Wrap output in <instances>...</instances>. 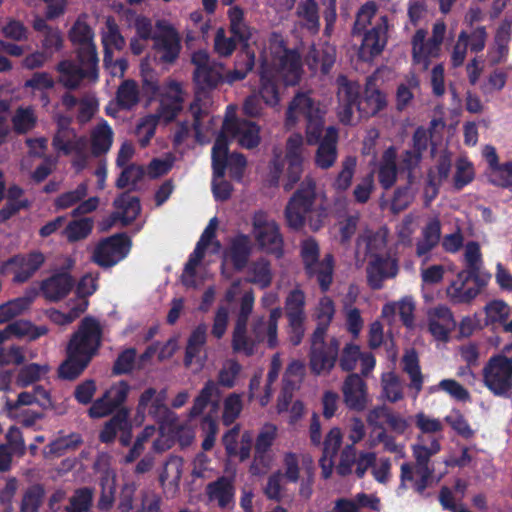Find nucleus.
Masks as SVG:
<instances>
[{
	"label": "nucleus",
	"mask_w": 512,
	"mask_h": 512,
	"mask_svg": "<svg viewBox=\"0 0 512 512\" xmlns=\"http://www.w3.org/2000/svg\"><path fill=\"white\" fill-rule=\"evenodd\" d=\"M316 201V184L313 179L306 178L301 182L293 193L285 207V219L289 228L301 230L308 218L309 227L312 231H318L327 217L324 207L314 208Z\"/></svg>",
	"instance_id": "f257e3e1"
},
{
	"label": "nucleus",
	"mask_w": 512,
	"mask_h": 512,
	"mask_svg": "<svg viewBox=\"0 0 512 512\" xmlns=\"http://www.w3.org/2000/svg\"><path fill=\"white\" fill-rule=\"evenodd\" d=\"M324 114L308 93L299 92L293 97L286 111V125L294 126L303 117L306 121L307 143L316 145L324 137Z\"/></svg>",
	"instance_id": "f03ea898"
},
{
	"label": "nucleus",
	"mask_w": 512,
	"mask_h": 512,
	"mask_svg": "<svg viewBox=\"0 0 512 512\" xmlns=\"http://www.w3.org/2000/svg\"><path fill=\"white\" fill-rule=\"evenodd\" d=\"M484 385L495 396L508 397L512 390V343L489 358L483 367Z\"/></svg>",
	"instance_id": "7ed1b4c3"
},
{
	"label": "nucleus",
	"mask_w": 512,
	"mask_h": 512,
	"mask_svg": "<svg viewBox=\"0 0 512 512\" xmlns=\"http://www.w3.org/2000/svg\"><path fill=\"white\" fill-rule=\"evenodd\" d=\"M300 257L307 278H316L320 290L327 292L333 281L334 257L326 254L320 260V248L318 242L310 237L301 243Z\"/></svg>",
	"instance_id": "20e7f679"
},
{
	"label": "nucleus",
	"mask_w": 512,
	"mask_h": 512,
	"mask_svg": "<svg viewBox=\"0 0 512 512\" xmlns=\"http://www.w3.org/2000/svg\"><path fill=\"white\" fill-rule=\"evenodd\" d=\"M339 351L340 341L336 337L326 341V335L312 333L308 353L310 372L314 376L330 374L338 361Z\"/></svg>",
	"instance_id": "39448f33"
},
{
	"label": "nucleus",
	"mask_w": 512,
	"mask_h": 512,
	"mask_svg": "<svg viewBox=\"0 0 512 512\" xmlns=\"http://www.w3.org/2000/svg\"><path fill=\"white\" fill-rule=\"evenodd\" d=\"M155 37L152 49L155 60L160 64H174L179 58L182 44L177 29L166 20L155 22Z\"/></svg>",
	"instance_id": "423d86ee"
},
{
	"label": "nucleus",
	"mask_w": 512,
	"mask_h": 512,
	"mask_svg": "<svg viewBox=\"0 0 512 512\" xmlns=\"http://www.w3.org/2000/svg\"><path fill=\"white\" fill-rule=\"evenodd\" d=\"M101 339L102 328L99 321L92 316H86L80 321L78 329L71 336L67 350L92 360L101 346Z\"/></svg>",
	"instance_id": "0eeeda50"
},
{
	"label": "nucleus",
	"mask_w": 512,
	"mask_h": 512,
	"mask_svg": "<svg viewBox=\"0 0 512 512\" xmlns=\"http://www.w3.org/2000/svg\"><path fill=\"white\" fill-rule=\"evenodd\" d=\"M131 246L132 241L126 233L111 235L96 245L92 261L102 268H111L127 257Z\"/></svg>",
	"instance_id": "6e6552de"
},
{
	"label": "nucleus",
	"mask_w": 512,
	"mask_h": 512,
	"mask_svg": "<svg viewBox=\"0 0 512 512\" xmlns=\"http://www.w3.org/2000/svg\"><path fill=\"white\" fill-rule=\"evenodd\" d=\"M74 266L75 260L67 257L64 263L52 272L50 277L41 282L40 290L45 299L58 302L69 295L76 285L75 278L71 275Z\"/></svg>",
	"instance_id": "1a4fd4ad"
},
{
	"label": "nucleus",
	"mask_w": 512,
	"mask_h": 512,
	"mask_svg": "<svg viewBox=\"0 0 512 512\" xmlns=\"http://www.w3.org/2000/svg\"><path fill=\"white\" fill-rule=\"evenodd\" d=\"M131 387L126 380L113 383L100 397L94 400L88 409V416L100 419L112 415L125 407Z\"/></svg>",
	"instance_id": "9d476101"
},
{
	"label": "nucleus",
	"mask_w": 512,
	"mask_h": 512,
	"mask_svg": "<svg viewBox=\"0 0 512 512\" xmlns=\"http://www.w3.org/2000/svg\"><path fill=\"white\" fill-rule=\"evenodd\" d=\"M367 254L370 259L366 267L367 283L373 290L383 288L387 279L395 278L399 272L398 259L389 254L372 253V243H367Z\"/></svg>",
	"instance_id": "9b49d317"
},
{
	"label": "nucleus",
	"mask_w": 512,
	"mask_h": 512,
	"mask_svg": "<svg viewBox=\"0 0 512 512\" xmlns=\"http://www.w3.org/2000/svg\"><path fill=\"white\" fill-rule=\"evenodd\" d=\"M491 275H474L460 271L447 288V295L454 304H467L475 299L488 284Z\"/></svg>",
	"instance_id": "f8f14e48"
},
{
	"label": "nucleus",
	"mask_w": 512,
	"mask_h": 512,
	"mask_svg": "<svg viewBox=\"0 0 512 512\" xmlns=\"http://www.w3.org/2000/svg\"><path fill=\"white\" fill-rule=\"evenodd\" d=\"M45 263V256L41 251L34 250L28 254H16L0 265V274L14 273V283H25Z\"/></svg>",
	"instance_id": "ddd939ff"
},
{
	"label": "nucleus",
	"mask_w": 512,
	"mask_h": 512,
	"mask_svg": "<svg viewBox=\"0 0 512 512\" xmlns=\"http://www.w3.org/2000/svg\"><path fill=\"white\" fill-rule=\"evenodd\" d=\"M255 238L259 247L277 258L283 256V237L275 221L255 218L253 221Z\"/></svg>",
	"instance_id": "4468645a"
},
{
	"label": "nucleus",
	"mask_w": 512,
	"mask_h": 512,
	"mask_svg": "<svg viewBox=\"0 0 512 512\" xmlns=\"http://www.w3.org/2000/svg\"><path fill=\"white\" fill-rule=\"evenodd\" d=\"M223 130L232 138L237 139L239 145L246 149H253L260 143V128L250 120L240 119L236 116L225 117Z\"/></svg>",
	"instance_id": "2eb2a0df"
},
{
	"label": "nucleus",
	"mask_w": 512,
	"mask_h": 512,
	"mask_svg": "<svg viewBox=\"0 0 512 512\" xmlns=\"http://www.w3.org/2000/svg\"><path fill=\"white\" fill-rule=\"evenodd\" d=\"M337 83V98L339 102V114L342 122H349L357 110L360 100L361 86L358 82L349 80L345 75H339Z\"/></svg>",
	"instance_id": "dca6fc26"
},
{
	"label": "nucleus",
	"mask_w": 512,
	"mask_h": 512,
	"mask_svg": "<svg viewBox=\"0 0 512 512\" xmlns=\"http://www.w3.org/2000/svg\"><path fill=\"white\" fill-rule=\"evenodd\" d=\"M184 102L183 90L180 83L170 81L165 86V93L159 98V107L153 119L163 121L165 124L172 122L182 111Z\"/></svg>",
	"instance_id": "f3484780"
},
{
	"label": "nucleus",
	"mask_w": 512,
	"mask_h": 512,
	"mask_svg": "<svg viewBox=\"0 0 512 512\" xmlns=\"http://www.w3.org/2000/svg\"><path fill=\"white\" fill-rule=\"evenodd\" d=\"M343 400L349 410L361 412L369 403L367 384L356 373L349 374L342 386Z\"/></svg>",
	"instance_id": "a211bd4d"
},
{
	"label": "nucleus",
	"mask_w": 512,
	"mask_h": 512,
	"mask_svg": "<svg viewBox=\"0 0 512 512\" xmlns=\"http://www.w3.org/2000/svg\"><path fill=\"white\" fill-rule=\"evenodd\" d=\"M387 105L386 95L377 87L376 79L369 76L366 79L363 96L358 101L357 111L361 117H373Z\"/></svg>",
	"instance_id": "6ab92c4d"
},
{
	"label": "nucleus",
	"mask_w": 512,
	"mask_h": 512,
	"mask_svg": "<svg viewBox=\"0 0 512 512\" xmlns=\"http://www.w3.org/2000/svg\"><path fill=\"white\" fill-rule=\"evenodd\" d=\"M455 327L456 321L447 306L439 305L429 311L428 330L436 340L447 342Z\"/></svg>",
	"instance_id": "aec40b11"
},
{
	"label": "nucleus",
	"mask_w": 512,
	"mask_h": 512,
	"mask_svg": "<svg viewBox=\"0 0 512 512\" xmlns=\"http://www.w3.org/2000/svg\"><path fill=\"white\" fill-rule=\"evenodd\" d=\"M386 23V17H382V23L375 25L364 33L359 52L362 59H371L384 50L387 43Z\"/></svg>",
	"instance_id": "412c9836"
},
{
	"label": "nucleus",
	"mask_w": 512,
	"mask_h": 512,
	"mask_svg": "<svg viewBox=\"0 0 512 512\" xmlns=\"http://www.w3.org/2000/svg\"><path fill=\"white\" fill-rule=\"evenodd\" d=\"M427 32L424 29H418L412 37V58L415 64H421L424 69H428L431 58H437L440 54V45L434 44L430 39L426 40Z\"/></svg>",
	"instance_id": "4be33fe9"
},
{
	"label": "nucleus",
	"mask_w": 512,
	"mask_h": 512,
	"mask_svg": "<svg viewBox=\"0 0 512 512\" xmlns=\"http://www.w3.org/2000/svg\"><path fill=\"white\" fill-rule=\"evenodd\" d=\"M338 130L329 126L325 130L323 139L318 142L315 154V163L321 169H328L334 165L337 159Z\"/></svg>",
	"instance_id": "5701e85b"
},
{
	"label": "nucleus",
	"mask_w": 512,
	"mask_h": 512,
	"mask_svg": "<svg viewBox=\"0 0 512 512\" xmlns=\"http://www.w3.org/2000/svg\"><path fill=\"white\" fill-rule=\"evenodd\" d=\"M275 72L283 76L287 84H297L302 73V57L298 50L285 47L278 58V70Z\"/></svg>",
	"instance_id": "b1692460"
},
{
	"label": "nucleus",
	"mask_w": 512,
	"mask_h": 512,
	"mask_svg": "<svg viewBox=\"0 0 512 512\" xmlns=\"http://www.w3.org/2000/svg\"><path fill=\"white\" fill-rule=\"evenodd\" d=\"M397 165V150L394 146H389L384 150L378 165V182L384 190L391 189L396 181L399 172Z\"/></svg>",
	"instance_id": "393cba45"
},
{
	"label": "nucleus",
	"mask_w": 512,
	"mask_h": 512,
	"mask_svg": "<svg viewBox=\"0 0 512 512\" xmlns=\"http://www.w3.org/2000/svg\"><path fill=\"white\" fill-rule=\"evenodd\" d=\"M280 77L266 64L261 65L259 95L265 104L276 106L280 102Z\"/></svg>",
	"instance_id": "a878e982"
},
{
	"label": "nucleus",
	"mask_w": 512,
	"mask_h": 512,
	"mask_svg": "<svg viewBox=\"0 0 512 512\" xmlns=\"http://www.w3.org/2000/svg\"><path fill=\"white\" fill-rule=\"evenodd\" d=\"M252 253V243L248 235L238 234L230 242L226 257L236 271H242L248 264Z\"/></svg>",
	"instance_id": "bb28decb"
},
{
	"label": "nucleus",
	"mask_w": 512,
	"mask_h": 512,
	"mask_svg": "<svg viewBox=\"0 0 512 512\" xmlns=\"http://www.w3.org/2000/svg\"><path fill=\"white\" fill-rule=\"evenodd\" d=\"M105 28L106 30L102 33V44L104 47L103 64L108 65L112 61V48L120 51L125 47L126 41L114 17H107Z\"/></svg>",
	"instance_id": "cd10ccee"
},
{
	"label": "nucleus",
	"mask_w": 512,
	"mask_h": 512,
	"mask_svg": "<svg viewBox=\"0 0 512 512\" xmlns=\"http://www.w3.org/2000/svg\"><path fill=\"white\" fill-rule=\"evenodd\" d=\"M452 164V153L447 149L442 150L437 158L434 170L431 169L427 174V184L433 189L431 199L436 197L440 186L448 179Z\"/></svg>",
	"instance_id": "c85d7f7f"
},
{
	"label": "nucleus",
	"mask_w": 512,
	"mask_h": 512,
	"mask_svg": "<svg viewBox=\"0 0 512 512\" xmlns=\"http://www.w3.org/2000/svg\"><path fill=\"white\" fill-rule=\"evenodd\" d=\"M60 73L59 81L67 89H77L84 79L92 80V74L70 60H62L57 64Z\"/></svg>",
	"instance_id": "c756f323"
},
{
	"label": "nucleus",
	"mask_w": 512,
	"mask_h": 512,
	"mask_svg": "<svg viewBox=\"0 0 512 512\" xmlns=\"http://www.w3.org/2000/svg\"><path fill=\"white\" fill-rule=\"evenodd\" d=\"M223 129L216 137L212 147V170L214 178H223L228 166L229 140Z\"/></svg>",
	"instance_id": "7c9ffc66"
},
{
	"label": "nucleus",
	"mask_w": 512,
	"mask_h": 512,
	"mask_svg": "<svg viewBox=\"0 0 512 512\" xmlns=\"http://www.w3.org/2000/svg\"><path fill=\"white\" fill-rule=\"evenodd\" d=\"M114 132L106 120H102L91 131V153L94 157H100L111 149Z\"/></svg>",
	"instance_id": "2f4dec72"
},
{
	"label": "nucleus",
	"mask_w": 512,
	"mask_h": 512,
	"mask_svg": "<svg viewBox=\"0 0 512 512\" xmlns=\"http://www.w3.org/2000/svg\"><path fill=\"white\" fill-rule=\"evenodd\" d=\"M114 207L119 210L123 225H129L136 220L141 212L140 199L130 194V191L121 193L113 202Z\"/></svg>",
	"instance_id": "473e14b6"
},
{
	"label": "nucleus",
	"mask_w": 512,
	"mask_h": 512,
	"mask_svg": "<svg viewBox=\"0 0 512 512\" xmlns=\"http://www.w3.org/2000/svg\"><path fill=\"white\" fill-rule=\"evenodd\" d=\"M90 362L89 357L67 350V358L58 368V377L62 380L73 381L83 373Z\"/></svg>",
	"instance_id": "72a5a7b5"
},
{
	"label": "nucleus",
	"mask_w": 512,
	"mask_h": 512,
	"mask_svg": "<svg viewBox=\"0 0 512 512\" xmlns=\"http://www.w3.org/2000/svg\"><path fill=\"white\" fill-rule=\"evenodd\" d=\"M441 238V223L438 218L431 219L422 230V238L416 243V255L422 257L434 249Z\"/></svg>",
	"instance_id": "f704fd0d"
},
{
	"label": "nucleus",
	"mask_w": 512,
	"mask_h": 512,
	"mask_svg": "<svg viewBox=\"0 0 512 512\" xmlns=\"http://www.w3.org/2000/svg\"><path fill=\"white\" fill-rule=\"evenodd\" d=\"M210 500H217L220 508H227L234 499L235 488L232 481L222 476L207 485Z\"/></svg>",
	"instance_id": "c9c22d12"
},
{
	"label": "nucleus",
	"mask_w": 512,
	"mask_h": 512,
	"mask_svg": "<svg viewBox=\"0 0 512 512\" xmlns=\"http://www.w3.org/2000/svg\"><path fill=\"white\" fill-rule=\"evenodd\" d=\"M207 340V326L204 323L197 325L191 332L185 348L184 364L189 367L202 351Z\"/></svg>",
	"instance_id": "e433bc0d"
},
{
	"label": "nucleus",
	"mask_w": 512,
	"mask_h": 512,
	"mask_svg": "<svg viewBox=\"0 0 512 512\" xmlns=\"http://www.w3.org/2000/svg\"><path fill=\"white\" fill-rule=\"evenodd\" d=\"M403 371L410 378L409 387L415 390V397L423 387V375L419 365V357L414 349L406 351L402 358Z\"/></svg>",
	"instance_id": "4c0bfd02"
},
{
	"label": "nucleus",
	"mask_w": 512,
	"mask_h": 512,
	"mask_svg": "<svg viewBox=\"0 0 512 512\" xmlns=\"http://www.w3.org/2000/svg\"><path fill=\"white\" fill-rule=\"evenodd\" d=\"M128 416H130V409L128 407H122L112 414V417L104 423L99 432V441L104 444L113 443L123 424H126V417Z\"/></svg>",
	"instance_id": "58836bf2"
},
{
	"label": "nucleus",
	"mask_w": 512,
	"mask_h": 512,
	"mask_svg": "<svg viewBox=\"0 0 512 512\" xmlns=\"http://www.w3.org/2000/svg\"><path fill=\"white\" fill-rule=\"evenodd\" d=\"M335 315V304L329 296H323L319 299L318 305L315 309V317L317 326L313 333L316 336L326 335L328 328Z\"/></svg>",
	"instance_id": "ea45409f"
},
{
	"label": "nucleus",
	"mask_w": 512,
	"mask_h": 512,
	"mask_svg": "<svg viewBox=\"0 0 512 512\" xmlns=\"http://www.w3.org/2000/svg\"><path fill=\"white\" fill-rule=\"evenodd\" d=\"M249 273L251 277L247 281L258 285L262 289L269 287L272 283L271 263L266 258L261 257L252 262L249 267Z\"/></svg>",
	"instance_id": "a19ab883"
},
{
	"label": "nucleus",
	"mask_w": 512,
	"mask_h": 512,
	"mask_svg": "<svg viewBox=\"0 0 512 512\" xmlns=\"http://www.w3.org/2000/svg\"><path fill=\"white\" fill-rule=\"evenodd\" d=\"M140 90L136 81L124 80L116 92L117 104L122 109H131L139 103Z\"/></svg>",
	"instance_id": "79ce46f5"
},
{
	"label": "nucleus",
	"mask_w": 512,
	"mask_h": 512,
	"mask_svg": "<svg viewBox=\"0 0 512 512\" xmlns=\"http://www.w3.org/2000/svg\"><path fill=\"white\" fill-rule=\"evenodd\" d=\"M297 16L301 18L304 23L303 27L313 34L318 33L320 28L318 5L315 0L302 1L297 8Z\"/></svg>",
	"instance_id": "37998d69"
},
{
	"label": "nucleus",
	"mask_w": 512,
	"mask_h": 512,
	"mask_svg": "<svg viewBox=\"0 0 512 512\" xmlns=\"http://www.w3.org/2000/svg\"><path fill=\"white\" fill-rule=\"evenodd\" d=\"M94 227V220L90 217H84L70 221L63 234L68 242L74 243L86 239L92 232Z\"/></svg>",
	"instance_id": "c03bdc74"
},
{
	"label": "nucleus",
	"mask_w": 512,
	"mask_h": 512,
	"mask_svg": "<svg viewBox=\"0 0 512 512\" xmlns=\"http://www.w3.org/2000/svg\"><path fill=\"white\" fill-rule=\"evenodd\" d=\"M76 56L78 65L92 74V81L98 79V54L95 43L77 47Z\"/></svg>",
	"instance_id": "a18cd8bd"
},
{
	"label": "nucleus",
	"mask_w": 512,
	"mask_h": 512,
	"mask_svg": "<svg viewBox=\"0 0 512 512\" xmlns=\"http://www.w3.org/2000/svg\"><path fill=\"white\" fill-rule=\"evenodd\" d=\"M10 335L18 338L27 337L30 341L36 340L48 333L45 326H36L30 321L18 320L7 326Z\"/></svg>",
	"instance_id": "49530a36"
},
{
	"label": "nucleus",
	"mask_w": 512,
	"mask_h": 512,
	"mask_svg": "<svg viewBox=\"0 0 512 512\" xmlns=\"http://www.w3.org/2000/svg\"><path fill=\"white\" fill-rule=\"evenodd\" d=\"M45 497V489L41 484L30 485L23 493L20 512H38Z\"/></svg>",
	"instance_id": "de8ad7c7"
},
{
	"label": "nucleus",
	"mask_w": 512,
	"mask_h": 512,
	"mask_svg": "<svg viewBox=\"0 0 512 512\" xmlns=\"http://www.w3.org/2000/svg\"><path fill=\"white\" fill-rule=\"evenodd\" d=\"M444 421L463 439L469 440L475 435V430L472 429L470 423L459 409H452L444 417Z\"/></svg>",
	"instance_id": "09e8293b"
},
{
	"label": "nucleus",
	"mask_w": 512,
	"mask_h": 512,
	"mask_svg": "<svg viewBox=\"0 0 512 512\" xmlns=\"http://www.w3.org/2000/svg\"><path fill=\"white\" fill-rule=\"evenodd\" d=\"M13 130L18 135H24L34 129L37 123V117L31 107H19L12 119Z\"/></svg>",
	"instance_id": "8fccbe9b"
},
{
	"label": "nucleus",
	"mask_w": 512,
	"mask_h": 512,
	"mask_svg": "<svg viewBox=\"0 0 512 512\" xmlns=\"http://www.w3.org/2000/svg\"><path fill=\"white\" fill-rule=\"evenodd\" d=\"M464 259L465 269L462 270L463 272L471 273L474 275H489L488 273L481 272L483 260L478 242L469 241L466 244Z\"/></svg>",
	"instance_id": "3c124183"
},
{
	"label": "nucleus",
	"mask_w": 512,
	"mask_h": 512,
	"mask_svg": "<svg viewBox=\"0 0 512 512\" xmlns=\"http://www.w3.org/2000/svg\"><path fill=\"white\" fill-rule=\"evenodd\" d=\"M88 194L87 182H81L74 190L64 192L54 200V207L57 211L65 210L78 204Z\"/></svg>",
	"instance_id": "603ef678"
},
{
	"label": "nucleus",
	"mask_w": 512,
	"mask_h": 512,
	"mask_svg": "<svg viewBox=\"0 0 512 512\" xmlns=\"http://www.w3.org/2000/svg\"><path fill=\"white\" fill-rule=\"evenodd\" d=\"M455 168L456 171L453 177V185L454 188L459 191L474 180V166L467 157H459L455 162Z\"/></svg>",
	"instance_id": "864d4df0"
},
{
	"label": "nucleus",
	"mask_w": 512,
	"mask_h": 512,
	"mask_svg": "<svg viewBox=\"0 0 512 512\" xmlns=\"http://www.w3.org/2000/svg\"><path fill=\"white\" fill-rule=\"evenodd\" d=\"M193 79L198 91H208L217 87L222 80L220 72L212 66L195 70Z\"/></svg>",
	"instance_id": "5fc2aeb1"
},
{
	"label": "nucleus",
	"mask_w": 512,
	"mask_h": 512,
	"mask_svg": "<svg viewBox=\"0 0 512 512\" xmlns=\"http://www.w3.org/2000/svg\"><path fill=\"white\" fill-rule=\"evenodd\" d=\"M144 176L145 170L143 166L137 164H129L118 176L115 182V186L118 189H124L128 185H131L129 191L136 190L137 184L143 180Z\"/></svg>",
	"instance_id": "6e6d98bb"
},
{
	"label": "nucleus",
	"mask_w": 512,
	"mask_h": 512,
	"mask_svg": "<svg viewBox=\"0 0 512 512\" xmlns=\"http://www.w3.org/2000/svg\"><path fill=\"white\" fill-rule=\"evenodd\" d=\"M49 370L47 365L30 363L24 365L18 372L16 384L20 387H27L39 381Z\"/></svg>",
	"instance_id": "4d7b16f0"
},
{
	"label": "nucleus",
	"mask_w": 512,
	"mask_h": 512,
	"mask_svg": "<svg viewBox=\"0 0 512 512\" xmlns=\"http://www.w3.org/2000/svg\"><path fill=\"white\" fill-rule=\"evenodd\" d=\"M305 294L300 289L292 290L285 300V314L287 319L306 318Z\"/></svg>",
	"instance_id": "13d9d810"
},
{
	"label": "nucleus",
	"mask_w": 512,
	"mask_h": 512,
	"mask_svg": "<svg viewBox=\"0 0 512 512\" xmlns=\"http://www.w3.org/2000/svg\"><path fill=\"white\" fill-rule=\"evenodd\" d=\"M165 93V86L162 87L159 84L158 78L154 75L153 71L142 70V86L141 94L147 100L151 102L162 97Z\"/></svg>",
	"instance_id": "bf43d9fd"
},
{
	"label": "nucleus",
	"mask_w": 512,
	"mask_h": 512,
	"mask_svg": "<svg viewBox=\"0 0 512 512\" xmlns=\"http://www.w3.org/2000/svg\"><path fill=\"white\" fill-rule=\"evenodd\" d=\"M487 322L490 324H501L508 320L510 316V306L501 299L489 301L485 305Z\"/></svg>",
	"instance_id": "052dcab7"
},
{
	"label": "nucleus",
	"mask_w": 512,
	"mask_h": 512,
	"mask_svg": "<svg viewBox=\"0 0 512 512\" xmlns=\"http://www.w3.org/2000/svg\"><path fill=\"white\" fill-rule=\"evenodd\" d=\"M438 390L445 391L457 401L465 402L470 399L468 390L454 379H443L437 385L429 387L430 393H435Z\"/></svg>",
	"instance_id": "680f3d73"
},
{
	"label": "nucleus",
	"mask_w": 512,
	"mask_h": 512,
	"mask_svg": "<svg viewBox=\"0 0 512 512\" xmlns=\"http://www.w3.org/2000/svg\"><path fill=\"white\" fill-rule=\"evenodd\" d=\"M93 38L92 28L84 21L77 20L69 31V39L77 47L94 44Z\"/></svg>",
	"instance_id": "e2e57ef3"
},
{
	"label": "nucleus",
	"mask_w": 512,
	"mask_h": 512,
	"mask_svg": "<svg viewBox=\"0 0 512 512\" xmlns=\"http://www.w3.org/2000/svg\"><path fill=\"white\" fill-rule=\"evenodd\" d=\"M356 164V158L353 156H348L343 160L342 168L333 184L337 191L343 192L350 187L355 173Z\"/></svg>",
	"instance_id": "0e129e2a"
},
{
	"label": "nucleus",
	"mask_w": 512,
	"mask_h": 512,
	"mask_svg": "<svg viewBox=\"0 0 512 512\" xmlns=\"http://www.w3.org/2000/svg\"><path fill=\"white\" fill-rule=\"evenodd\" d=\"M215 390V383L212 380H208L200 390L198 396L194 399L193 405L189 411L190 418H196L203 413Z\"/></svg>",
	"instance_id": "69168bd1"
},
{
	"label": "nucleus",
	"mask_w": 512,
	"mask_h": 512,
	"mask_svg": "<svg viewBox=\"0 0 512 512\" xmlns=\"http://www.w3.org/2000/svg\"><path fill=\"white\" fill-rule=\"evenodd\" d=\"M69 503L70 504L67 508L83 512H91L93 505V489L90 487L76 489L73 496L70 498Z\"/></svg>",
	"instance_id": "338daca9"
},
{
	"label": "nucleus",
	"mask_w": 512,
	"mask_h": 512,
	"mask_svg": "<svg viewBox=\"0 0 512 512\" xmlns=\"http://www.w3.org/2000/svg\"><path fill=\"white\" fill-rule=\"evenodd\" d=\"M489 180L499 187L512 186V162L498 164L490 170Z\"/></svg>",
	"instance_id": "774afa93"
}]
</instances>
